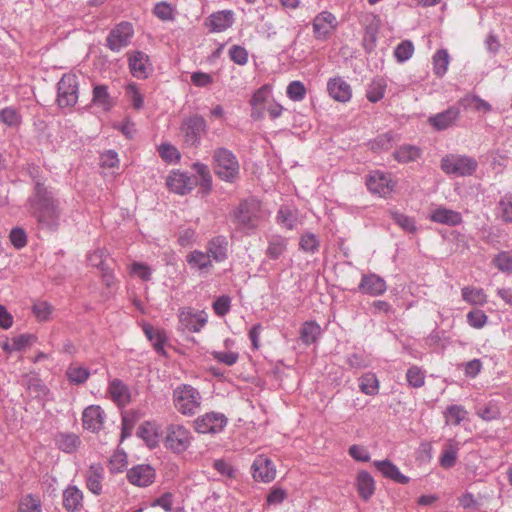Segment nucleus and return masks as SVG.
<instances>
[{"instance_id": "nucleus-1", "label": "nucleus", "mask_w": 512, "mask_h": 512, "mask_svg": "<svg viewBox=\"0 0 512 512\" xmlns=\"http://www.w3.org/2000/svg\"><path fill=\"white\" fill-rule=\"evenodd\" d=\"M29 202L32 214L42 227L51 230L57 228L60 218L59 202L50 190L37 183L35 193Z\"/></svg>"}, {"instance_id": "nucleus-2", "label": "nucleus", "mask_w": 512, "mask_h": 512, "mask_svg": "<svg viewBox=\"0 0 512 512\" xmlns=\"http://www.w3.org/2000/svg\"><path fill=\"white\" fill-rule=\"evenodd\" d=\"M175 409L184 416H193L201 408L200 392L189 384H181L173 391Z\"/></svg>"}, {"instance_id": "nucleus-3", "label": "nucleus", "mask_w": 512, "mask_h": 512, "mask_svg": "<svg viewBox=\"0 0 512 512\" xmlns=\"http://www.w3.org/2000/svg\"><path fill=\"white\" fill-rule=\"evenodd\" d=\"M213 169L221 180L233 182L239 176L240 166L230 150L220 147L213 152Z\"/></svg>"}, {"instance_id": "nucleus-4", "label": "nucleus", "mask_w": 512, "mask_h": 512, "mask_svg": "<svg viewBox=\"0 0 512 512\" xmlns=\"http://www.w3.org/2000/svg\"><path fill=\"white\" fill-rule=\"evenodd\" d=\"M441 170L456 177L471 176L477 169V161L466 155L448 154L441 159Z\"/></svg>"}, {"instance_id": "nucleus-5", "label": "nucleus", "mask_w": 512, "mask_h": 512, "mask_svg": "<svg viewBox=\"0 0 512 512\" xmlns=\"http://www.w3.org/2000/svg\"><path fill=\"white\" fill-rule=\"evenodd\" d=\"M191 432L181 424H170L166 427L164 446L173 453L185 452L191 445Z\"/></svg>"}, {"instance_id": "nucleus-6", "label": "nucleus", "mask_w": 512, "mask_h": 512, "mask_svg": "<svg viewBox=\"0 0 512 512\" xmlns=\"http://www.w3.org/2000/svg\"><path fill=\"white\" fill-rule=\"evenodd\" d=\"M234 218L240 229L249 231L257 227L260 218V204L256 200L243 201L234 213Z\"/></svg>"}, {"instance_id": "nucleus-7", "label": "nucleus", "mask_w": 512, "mask_h": 512, "mask_svg": "<svg viewBox=\"0 0 512 512\" xmlns=\"http://www.w3.org/2000/svg\"><path fill=\"white\" fill-rule=\"evenodd\" d=\"M206 130V121L198 114L185 118L180 126L181 136L188 146H198Z\"/></svg>"}, {"instance_id": "nucleus-8", "label": "nucleus", "mask_w": 512, "mask_h": 512, "mask_svg": "<svg viewBox=\"0 0 512 512\" xmlns=\"http://www.w3.org/2000/svg\"><path fill=\"white\" fill-rule=\"evenodd\" d=\"M78 86L75 74L67 73L62 76L57 87V102L61 108L73 107L77 103Z\"/></svg>"}, {"instance_id": "nucleus-9", "label": "nucleus", "mask_w": 512, "mask_h": 512, "mask_svg": "<svg viewBox=\"0 0 512 512\" xmlns=\"http://www.w3.org/2000/svg\"><path fill=\"white\" fill-rule=\"evenodd\" d=\"M133 34L132 25L128 22H121L108 34L106 45L111 51L119 52L130 44Z\"/></svg>"}, {"instance_id": "nucleus-10", "label": "nucleus", "mask_w": 512, "mask_h": 512, "mask_svg": "<svg viewBox=\"0 0 512 512\" xmlns=\"http://www.w3.org/2000/svg\"><path fill=\"white\" fill-rule=\"evenodd\" d=\"M226 424L227 418L224 414L209 412L195 419L194 429L201 434H216L221 432Z\"/></svg>"}, {"instance_id": "nucleus-11", "label": "nucleus", "mask_w": 512, "mask_h": 512, "mask_svg": "<svg viewBox=\"0 0 512 512\" xmlns=\"http://www.w3.org/2000/svg\"><path fill=\"white\" fill-rule=\"evenodd\" d=\"M338 21L334 14L329 11L318 13L313 21V35L316 40H327L337 28Z\"/></svg>"}, {"instance_id": "nucleus-12", "label": "nucleus", "mask_w": 512, "mask_h": 512, "mask_svg": "<svg viewBox=\"0 0 512 512\" xmlns=\"http://www.w3.org/2000/svg\"><path fill=\"white\" fill-rule=\"evenodd\" d=\"M166 184L172 192L185 195L196 187L198 180L193 175L176 170L167 177Z\"/></svg>"}, {"instance_id": "nucleus-13", "label": "nucleus", "mask_w": 512, "mask_h": 512, "mask_svg": "<svg viewBox=\"0 0 512 512\" xmlns=\"http://www.w3.org/2000/svg\"><path fill=\"white\" fill-rule=\"evenodd\" d=\"M395 183L389 174L381 171L370 173L366 180L368 190L380 197H387L394 189Z\"/></svg>"}, {"instance_id": "nucleus-14", "label": "nucleus", "mask_w": 512, "mask_h": 512, "mask_svg": "<svg viewBox=\"0 0 512 512\" xmlns=\"http://www.w3.org/2000/svg\"><path fill=\"white\" fill-rule=\"evenodd\" d=\"M131 74L138 79H146L153 71L149 56L142 51H132L127 54Z\"/></svg>"}, {"instance_id": "nucleus-15", "label": "nucleus", "mask_w": 512, "mask_h": 512, "mask_svg": "<svg viewBox=\"0 0 512 512\" xmlns=\"http://www.w3.org/2000/svg\"><path fill=\"white\" fill-rule=\"evenodd\" d=\"M181 325L190 332H199L207 323V314L192 308H182L179 311Z\"/></svg>"}, {"instance_id": "nucleus-16", "label": "nucleus", "mask_w": 512, "mask_h": 512, "mask_svg": "<svg viewBox=\"0 0 512 512\" xmlns=\"http://www.w3.org/2000/svg\"><path fill=\"white\" fill-rule=\"evenodd\" d=\"M253 478L256 481L269 483L275 479L276 469L273 462L264 455H258L251 466Z\"/></svg>"}, {"instance_id": "nucleus-17", "label": "nucleus", "mask_w": 512, "mask_h": 512, "mask_svg": "<svg viewBox=\"0 0 512 512\" xmlns=\"http://www.w3.org/2000/svg\"><path fill=\"white\" fill-rule=\"evenodd\" d=\"M155 470L148 464H139L127 472L128 481L135 486L147 487L151 485L155 480Z\"/></svg>"}, {"instance_id": "nucleus-18", "label": "nucleus", "mask_w": 512, "mask_h": 512, "mask_svg": "<svg viewBox=\"0 0 512 512\" xmlns=\"http://www.w3.org/2000/svg\"><path fill=\"white\" fill-rule=\"evenodd\" d=\"M272 87L269 84H265L257 89L249 103L251 105V118L254 120H260L264 117L265 107L264 105L268 103L271 98Z\"/></svg>"}, {"instance_id": "nucleus-19", "label": "nucleus", "mask_w": 512, "mask_h": 512, "mask_svg": "<svg viewBox=\"0 0 512 512\" xmlns=\"http://www.w3.org/2000/svg\"><path fill=\"white\" fill-rule=\"evenodd\" d=\"M460 116V109L456 106H451L445 111L431 115L428 118V123L437 131L446 130L452 127Z\"/></svg>"}, {"instance_id": "nucleus-20", "label": "nucleus", "mask_w": 512, "mask_h": 512, "mask_svg": "<svg viewBox=\"0 0 512 512\" xmlns=\"http://www.w3.org/2000/svg\"><path fill=\"white\" fill-rule=\"evenodd\" d=\"M327 91L329 96L337 102L346 103L352 98L350 84L340 76L328 80Z\"/></svg>"}, {"instance_id": "nucleus-21", "label": "nucleus", "mask_w": 512, "mask_h": 512, "mask_svg": "<svg viewBox=\"0 0 512 512\" xmlns=\"http://www.w3.org/2000/svg\"><path fill=\"white\" fill-rule=\"evenodd\" d=\"M387 290L386 282L377 274L370 273L362 276L358 291L370 296H380Z\"/></svg>"}, {"instance_id": "nucleus-22", "label": "nucleus", "mask_w": 512, "mask_h": 512, "mask_svg": "<svg viewBox=\"0 0 512 512\" xmlns=\"http://www.w3.org/2000/svg\"><path fill=\"white\" fill-rule=\"evenodd\" d=\"M235 21L232 10H221L212 13L206 20L210 32L220 33L230 28Z\"/></svg>"}, {"instance_id": "nucleus-23", "label": "nucleus", "mask_w": 512, "mask_h": 512, "mask_svg": "<svg viewBox=\"0 0 512 512\" xmlns=\"http://www.w3.org/2000/svg\"><path fill=\"white\" fill-rule=\"evenodd\" d=\"M105 419V413L98 405H91L83 411V427L92 432H98L102 429Z\"/></svg>"}, {"instance_id": "nucleus-24", "label": "nucleus", "mask_w": 512, "mask_h": 512, "mask_svg": "<svg viewBox=\"0 0 512 512\" xmlns=\"http://www.w3.org/2000/svg\"><path fill=\"white\" fill-rule=\"evenodd\" d=\"M428 219L432 222L447 225L457 226L462 223V215L460 212L439 206L433 209Z\"/></svg>"}, {"instance_id": "nucleus-25", "label": "nucleus", "mask_w": 512, "mask_h": 512, "mask_svg": "<svg viewBox=\"0 0 512 512\" xmlns=\"http://www.w3.org/2000/svg\"><path fill=\"white\" fill-rule=\"evenodd\" d=\"M277 223L287 230H293L302 224L299 218V211L291 206L283 205L279 208L276 215Z\"/></svg>"}, {"instance_id": "nucleus-26", "label": "nucleus", "mask_w": 512, "mask_h": 512, "mask_svg": "<svg viewBox=\"0 0 512 512\" xmlns=\"http://www.w3.org/2000/svg\"><path fill=\"white\" fill-rule=\"evenodd\" d=\"M103 479L104 468L100 464L90 465L85 475L87 489L94 495H100L102 493Z\"/></svg>"}, {"instance_id": "nucleus-27", "label": "nucleus", "mask_w": 512, "mask_h": 512, "mask_svg": "<svg viewBox=\"0 0 512 512\" xmlns=\"http://www.w3.org/2000/svg\"><path fill=\"white\" fill-rule=\"evenodd\" d=\"M207 254L216 262H223L228 256V241L225 236H216L207 243Z\"/></svg>"}, {"instance_id": "nucleus-28", "label": "nucleus", "mask_w": 512, "mask_h": 512, "mask_svg": "<svg viewBox=\"0 0 512 512\" xmlns=\"http://www.w3.org/2000/svg\"><path fill=\"white\" fill-rule=\"evenodd\" d=\"M373 465L386 478L391 479L400 484L409 482V477L403 475L398 467L389 460H376Z\"/></svg>"}, {"instance_id": "nucleus-29", "label": "nucleus", "mask_w": 512, "mask_h": 512, "mask_svg": "<svg viewBox=\"0 0 512 512\" xmlns=\"http://www.w3.org/2000/svg\"><path fill=\"white\" fill-rule=\"evenodd\" d=\"M83 493L77 486H68L63 491V507L69 512H76L82 508Z\"/></svg>"}, {"instance_id": "nucleus-30", "label": "nucleus", "mask_w": 512, "mask_h": 512, "mask_svg": "<svg viewBox=\"0 0 512 512\" xmlns=\"http://www.w3.org/2000/svg\"><path fill=\"white\" fill-rule=\"evenodd\" d=\"M266 256L269 259L277 260L287 251L288 239L279 234H273L267 239Z\"/></svg>"}, {"instance_id": "nucleus-31", "label": "nucleus", "mask_w": 512, "mask_h": 512, "mask_svg": "<svg viewBox=\"0 0 512 512\" xmlns=\"http://www.w3.org/2000/svg\"><path fill=\"white\" fill-rule=\"evenodd\" d=\"M92 104L104 112H108L114 106V99L110 96L106 85H95L92 92Z\"/></svg>"}, {"instance_id": "nucleus-32", "label": "nucleus", "mask_w": 512, "mask_h": 512, "mask_svg": "<svg viewBox=\"0 0 512 512\" xmlns=\"http://www.w3.org/2000/svg\"><path fill=\"white\" fill-rule=\"evenodd\" d=\"M186 261L191 269H196L201 273H208L213 266L209 255L200 250L191 251L186 256Z\"/></svg>"}, {"instance_id": "nucleus-33", "label": "nucleus", "mask_w": 512, "mask_h": 512, "mask_svg": "<svg viewBox=\"0 0 512 512\" xmlns=\"http://www.w3.org/2000/svg\"><path fill=\"white\" fill-rule=\"evenodd\" d=\"M356 487L359 496L368 501L375 492V481L367 471H360L356 477Z\"/></svg>"}, {"instance_id": "nucleus-34", "label": "nucleus", "mask_w": 512, "mask_h": 512, "mask_svg": "<svg viewBox=\"0 0 512 512\" xmlns=\"http://www.w3.org/2000/svg\"><path fill=\"white\" fill-rule=\"evenodd\" d=\"M387 81L380 76L374 77L366 87V98L371 103H377L384 98Z\"/></svg>"}, {"instance_id": "nucleus-35", "label": "nucleus", "mask_w": 512, "mask_h": 512, "mask_svg": "<svg viewBox=\"0 0 512 512\" xmlns=\"http://www.w3.org/2000/svg\"><path fill=\"white\" fill-rule=\"evenodd\" d=\"M108 392L112 400L119 405H124L129 402V390L119 379H114L109 383Z\"/></svg>"}, {"instance_id": "nucleus-36", "label": "nucleus", "mask_w": 512, "mask_h": 512, "mask_svg": "<svg viewBox=\"0 0 512 512\" xmlns=\"http://www.w3.org/2000/svg\"><path fill=\"white\" fill-rule=\"evenodd\" d=\"M58 448L65 453L75 452L80 444V438L74 433H60L56 436Z\"/></svg>"}, {"instance_id": "nucleus-37", "label": "nucleus", "mask_w": 512, "mask_h": 512, "mask_svg": "<svg viewBox=\"0 0 512 512\" xmlns=\"http://www.w3.org/2000/svg\"><path fill=\"white\" fill-rule=\"evenodd\" d=\"M394 158L399 163H409L421 157V150L414 145H402L394 152Z\"/></svg>"}, {"instance_id": "nucleus-38", "label": "nucleus", "mask_w": 512, "mask_h": 512, "mask_svg": "<svg viewBox=\"0 0 512 512\" xmlns=\"http://www.w3.org/2000/svg\"><path fill=\"white\" fill-rule=\"evenodd\" d=\"M468 411L462 405H450L444 411L446 425H460L462 421L467 419Z\"/></svg>"}, {"instance_id": "nucleus-39", "label": "nucleus", "mask_w": 512, "mask_h": 512, "mask_svg": "<svg viewBox=\"0 0 512 512\" xmlns=\"http://www.w3.org/2000/svg\"><path fill=\"white\" fill-rule=\"evenodd\" d=\"M143 331L147 338L153 343L156 352L164 354V343L166 341L165 333L159 329H155L150 324H145L143 326Z\"/></svg>"}, {"instance_id": "nucleus-40", "label": "nucleus", "mask_w": 512, "mask_h": 512, "mask_svg": "<svg viewBox=\"0 0 512 512\" xmlns=\"http://www.w3.org/2000/svg\"><path fill=\"white\" fill-rule=\"evenodd\" d=\"M66 376L70 383L80 385L87 381L90 372L86 367L71 363L66 370Z\"/></svg>"}, {"instance_id": "nucleus-41", "label": "nucleus", "mask_w": 512, "mask_h": 512, "mask_svg": "<svg viewBox=\"0 0 512 512\" xmlns=\"http://www.w3.org/2000/svg\"><path fill=\"white\" fill-rule=\"evenodd\" d=\"M459 105H461L464 109L472 108L476 111H483L488 113L492 110V106L480 98L477 95L468 94L459 100Z\"/></svg>"}, {"instance_id": "nucleus-42", "label": "nucleus", "mask_w": 512, "mask_h": 512, "mask_svg": "<svg viewBox=\"0 0 512 512\" xmlns=\"http://www.w3.org/2000/svg\"><path fill=\"white\" fill-rule=\"evenodd\" d=\"M320 334V326L314 321H309L302 325L300 330V339L304 344L309 345L314 343Z\"/></svg>"}, {"instance_id": "nucleus-43", "label": "nucleus", "mask_w": 512, "mask_h": 512, "mask_svg": "<svg viewBox=\"0 0 512 512\" xmlns=\"http://www.w3.org/2000/svg\"><path fill=\"white\" fill-rule=\"evenodd\" d=\"M496 214L505 223L512 222V193H506L497 204Z\"/></svg>"}, {"instance_id": "nucleus-44", "label": "nucleus", "mask_w": 512, "mask_h": 512, "mask_svg": "<svg viewBox=\"0 0 512 512\" xmlns=\"http://www.w3.org/2000/svg\"><path fill=\"white\" fill-rule=\"evenodd\" d=\"M359 388L366 395H376L379 391V381L374 373H366L359 378Z\"/></svg>"}, {"instance_id": "nucleus-45", "label": "nucleus", "mask_w": 512, "mask_h": 512, "mask_svg": "<svg viewBox=\"0 0 512 512\" xmlns=\"http://www.w3.org/2000/svg\"><path fill=\"white\" fill-rule=\"evenodd\" d=\"M320 240L314 233L306 232L300 236L299 249L305 253L314 254L318 252Z\"/></svg>"}, {"instance_id": "nucleus-46", "label": "nucleus", "mask_w": 512, "mask_h": 512, "mask_svg": "<svg viewBox=\"0 0 512 512\" xmlns=\"http://www.w3.org/2000/svg\"><path fill=\"white\" fill-rule=\"evenodd\" d=\"M450 62V57L445 49H441L436 51V53L433 55V70L434 73L442 77L445 75V73L448 70V65Z\"/></svg>"}, {"instance_id": "nucleus-47", "label": "nucleus", "mask_w": 512, "mask_h": 512, "mask_svg": "<svg viewBox=\"0 0 512 512\" xmlns=\"http://www.w3.org/2000/svg\"><path fill=\"white\" fill-rule=\"evenodd\" d=\"M18 512H42V503L38 496L27 494L19 500Z\"/></svg>"}, {"instance_id": "nucleus-48", "label": "nucleus", "mask_w": 512, "mask_h": 512, "mask_svg": "<svg viewBox=\"0 0 512 512\" xmlns=\"http://www.w3.org/2000/svg\"><path fill=\"white\" fill-rule=\"evenodd\" d=\"M462 298L472 305H484L487 301L483 289L464 287L461 290Z\"/></svg>"}, {"instance_id": "nucleus-49", "label": "nucleus", "mask_w": 512, "mask_h": 512, "mask_svg": "<svg viewBox=\"0 0 512 512\" xmlns=\"http://www.w3.org/2000/svg\"><path fill=\"white\" fill-rule=\"evenodd\" d=\"M457 456L458 447L452 443L448 444L441 453L440 465L445 469L452 468L456 464Z\"/></svg>"}, {"instance_id": "nucleus-50", "label": "nucleus", "mask_w": 512, "mask_h": 512, "mask_svg": "<svg viewBox=\"0 0 512 512\" xmlns=\"http://www.w3.org/2000/svg\"><path fill=\"white\" fill-rule=\"evenodd\" d=\"M158 153L162 160L167 163H177L181 159L179 150L170 143H163L159 145Z\"/></svg>"}, {"instance_id": "nucleus-51", "label": "nucleus", "mask_w": 512, "mask_h": 512, "mask_svg": "<svg viewBox=\"0 0 512 512\" xmlns=\"http://www.w3.org/2000/svg\"><path fill=\"white\" fill-rule=\"evenodd\" d=\"M306 93L305 85L299 80L290 82L286 89L287 97L294 102L302 101L306 97Z\"/></svg>"}, {"instance_id": "nucleus-52", "label": "nucleus", "mask_w": 512, "mask_h": 512, "mask_svg": "<svg viewBox=\"0 0 512 512\" xmlns=\"http://www.w3.org/2000/svg\"><path fill=\"white\" fill-rule=\"evenodd\" d=\"M21 120V115L13 107H5L0 110V121L8 127H18Z\"/></svg>"}, {"instance_id": "nucleus-53", "label": "nucleus", "mask_w": 512, "mask_h": 512, "mask_svg": "<svg viewBox=\"0 0 512 512\" xmlns=\"http://www.w3.org/2000/svg\"><path fill=\"white\" fill-rule=\"evenodd\" d=\"M126 96L128 100L131 102L132 106L136 110H140L144 106V97L140 92L137 84L130 83L126 87Z\"/></svg>"}, {"instance_id": "nucleus-54", "label": "nucleus", "mask_w": 512, "mask_h": 512, "mask_svg": "<svg viewBox=\"0 0 512 512\" xmlns=\"http://www.w3.org/2000/svg\"><path fill=\"white\" fill-rule=\"evenodd\" d=\"M406 379L411 387L420 388L425 383V372L417 366H412L407 370Z\"/></svg>"}, {"instance_id": "nucleus-55", "label": "nucleus", "mask_w": 512, "mask_h": 512, "mask_svg": "<svg viewBox=\"0 0 512 512\" xmlns=\"http://www.w3.org/2000/svg\"><path fill=\"white\" fill-rule=\"evenodd\" d=\"M393 137L390 133L378 135L375 139L369 142L370 148L375 152L388 150L392 147Z\"/></svg>"}, {"instance_id": "nucleus-56", "label": "nucleus", "mask_w": 512, "mask_h": 512, "mask_svg": "<svg viewBox=\"0 0 512 512\" xmlns=\"http://www.w3.org/2000/svg\"><path fill=\"white\" fill-rule=\"evenodd\" d=\"M414 52V46L411 41L405 40L397 45L394 56L398 62L402 63L410 59Z\"/></svg>"}, {"instance_id": "nucleus-57", "label": "nucleus", "mask_w": 512, "mask_h": 512, "mask_svg": "<svg viewBox=\"0 0 512 512\" xmlns=\"http://www.w3.org/2000/svg\"><path fill=\"white\" fill-rule=\"evenodd\" d=\"M137 435L150 447H154L157 444V435L154 431V427L148 422L138 428Z\"/></svg>"}, {"instance_id": "nucleus-58", "label": "nucleus", "mask_w": 512, "mask_h": 512, "mask_svg": "<svg viewBox=\"0 0 512 512\" xmlns=\"http://www.w3.org/2000/svg\"><path fill=\"white\" fill-rule=\"evenodd\" d=\"M495 266L502 272H512V252L502 251L493 260Z\"/></svg>"}, {"instance_id": "nucleus-59", "label": "nucleus", "mask_w": 512, "mask_h": 512, "mask_svg": "<svg viewBox=\"0 0 512 512\" xmlns=\"http://www.w3.org/2000/svg\"><path fill=\"white\" fill-rule=\"evenodd\" d=\"M228 55L235 64L245 65L248 62V51L240 45H232L229 48Z\"/></svg>"}, {"instance_id": "nucleus-60", "label": "nucleus", "mask_w": 512, "mask_h": 512, "mask_svg": "<svg viewBox=\"0 0 512 512\" xmlns=\"http://www.w3.org/2000/svg\"><path fill=\"white\" fill-rule=\"evenodd\" d=\"M391 216L395 223L399 225L404 231L409 233L416 231V225L413 218L399 212H392Z\"/></svg>"}, {"instance_id": "nucleus-61", "label": "nucleus", "mask_w": 512, "mask_h": 512, "mask_svg": "<svg viewBox=\"0 0 512 512\" xmlns=\"http://www.w3.org/2000/svg\"><path fill=\"white\" fill-rule=\"evenodd\" d=\"M211 356L217 362L227 366H233L239 359V354L233 351H212Z\"/></svg>"}, {"instance_id": "nucleus-62", "label": "nucleus", "mask_w": 512, "mask_h": 512, "mask_svg": "<svg viewBox=\"0 0 512 512\" xmlns=\"http://www.w3.org/2000/svg\"><path fill=\"white\" fill-rule=\"evenodd\" d=\"M487 319V315L482 310H472L467 314L468 324L475 329L483 328L487 323Z\"/></svg>"}, {"instance_id": "nucleus-63", "label": "nucleus", "mask_w": 512, "mask_h": 512, "mask_svg": "<svg viewBox=\"0 0 512 512\" xmlns=\"http://www.w3.org/2000/svg\"><path fill=\"white\" fill-rule=\"evenodd\" d=\"M33 313L40 321H46L52 314L53 307L46 301H38L33 305Z\"/></svg>"}, {"instance_id": "nucleus-64", "label": "nucleus", "mask_w": 512, "mask_h": 512, "mask_svg": "<svg viewBox=\"0 0 512 512\" xmlns=\"http://www.w3.org/2000/svg\"><path fill=\"white\" fill-rule=\"evenodd\" d=\"M9 239L16 249L23 248L27 243L26 233L19 227H15L10 231Z\"/></svg>"}]
</instances>
